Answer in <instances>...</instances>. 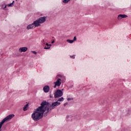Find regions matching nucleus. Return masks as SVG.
Listing matches in <instances>:
<instances>
[{
    "mask_svg": "<svg viewBox=\"0 0 131 131\" xmlns=\"http://www.w3.org/2000/svg\"><path fill=\"white\" fill-rule=\"evenodd\" d=\"M60 104H61V103L58 101L52 103V105H50V107H49V111L53 110V109H55V108H56V107H57V106H59Z\"/></svg>",
    "mask_w": 131,
    "mask_h": 131,
    "instance_id": "5",
    "label": "nucleus"
},
{
    "mask_svg": "<svg viewBox=\"0 0 131 131\" xmlns=\"http://www.w3.org/2000/svg\"><path fill=\"white\" fill-rule=\"evenodd\" d=\"M71 58H72L73 59H74V55L70 56Z\"/></svg>",
    "mask_w": 131,
    "mask_h": 131,
    "instance_id": "22",
    "label": "nucleus"
},
{
    "mask_svg": "<svg viewBox=\"0 0 131 131\" xmlns=\"http://www.w3.org/2000/svg\"><path fill=\"white\" fill-rule=\"evenodd\" d=\"M63 78H64V79H65V78L64 77H63Z\"/></svg>",
    "mask_w": 131,
    "mask_h": 131,
    "instance_id": "27",
    "label": "nucleus"
},
{
    "mask_svg": "<svg viewBox=\"0 0 131 131\" xmlns=\"http://www.w3.org/2000/svg\"><path fill=\"white\" fill-rule=\"evenodd\" d=\"M46 46H47V47H49L50 46V45L48 43H46Z\"/></svg>",
    "mask_w": 131,
    "mask_h": 131,
    "instance_id": "25",
    "label": "nucleus"
},
{
    "mask_svg": "<svg viewBox=\"0 0 131 131\" xmlns=\"http://www.w3.org/2000/svg\"><path fill=\"white\" fill-rule=\"evenodd\" d=\"M69 2H70V0H62L64 4H68Z\"/></svg>",
    "mask_w": 131,
    "mask_h": 131,
    "instance_id": "16",
    "label": "nucleus"
},
{
    "mask_svg": "<svg viewBox=\"0 0 131 131\" xmlns=\"http://www.w3.org/2000/svg\"><path fill=\"white\" fill-rule=\"evenodd\" d=\"M73 40H74V41H75V40H76V36H75V37H74V39H73Z\"/></svg>",
    "mask_w": 131,
    "mask_h": 131,
    "instance_id": "20",
    "label": "nucleus"
},
{
    "mask_svg": "<svg viewBox=\"0 0 131 131\" xmlns=\"http://www.w3.org/2000/svg\"><path fill=\"white\" fill-rule=\"evenodd\" d=\"M67 41L68 42H69V43H73V42H74V40H70V39H67Z\"/></svg>",
    "mask_w": 131,
    "mask_h": 131,
    "instance_id": "14",
    "label": "nucleus"
},
{
    "mask_svg": "<svg viewBox=\"0 0 131 131\" xmlns=\"http://www.w3.org/2000/svg\"><path fill=\"white\" fill-rule=\"evenodd\" d=\"M4 6H5L4 4H3V5H1V7L3 8V9H4Z\"/></svg>",
    "mask_w": 131,
    "mask_h": 131,
    "instance_id": "24",
    "label": "nucleus"
},
{
    "mask_svg": "<svg viewBox=\"0 0 131 131\" xmlns=\"http://www.w3.org/2000/svg\"><path fill=\"white\" fill-rule=\"evenodd\" d=\"M123 18H127V15L125 14H120L118 16V20H121Z\"/></svg>",
    "mask_w": 131,
    "mask_h": 131,
    "instance_id": "9",
    "label": "nucleus"
},
{
    "mask_svg": "<svg viewBox=\"0 0 131 131\" xmlns=\"http://www.w3.org/2000/svg\"><path fill=\"white\" fill-rule=\"evenodd\" d=\"M57 101L58 102H63V101H64V98L63 97H61L60 98H59Z\"/></svg>",
    "mask_w": 131,
    "mask_h": 131,
    "instance_id": "15",
    "label": "nucleus"
},
{
    "mask_svg": "<svg viewBox=\"0 0 131 131\" xmlns=\"http://www.w3.org/2000/svg\"><path fill=\"white\" fill-rule=\"evenodd\" d=\"M28 50V48L27 47H21L19 49L18 51L19 53H25Z\"/></svg>",
    "mask_w": 131,
    "mask_h": 131,
    "instance_id": "7",
    "label": "nucleus"
},
{
    "mask_svg": "<svg viewBox=\"0 0 131 131\" xmlns=\"http://www.w3.org/2000/svg\"><path fill=\"white\" fill-rule=\"evenodd\" d=\"M42 43H43V45H45V39H43V40H42Z\"/></svg>",
    "mask_w": 131,
    "mask_h": 131,
    "instance_id": "23",
    "label": "nucleus"
},
{
    "mask_svg": "<svg viewBox=\"0 0 131 131\" xmlns=\"http://www.w3.org/2000/svg\"><path fill=\"white\" fill-rule=\"evenodd\" d=\"M31 52L33 53V54H35V55H36V54H37V53L35 51H31Z\"/></svg>",
    "mask_w": 131,
    "mask_h": 131,
    "instance_id": "18",
    "label": "nucleus"
},
{
    "mask_svg": "<svg viewBox=\"0 0 131 131\" xmlns=\"http://www.w3.org/2000/svg\"><path fill=\"white\" fill-rule=\"evenodd\" d=\"M44 49H45V50H49V49H50V47H45L44 48Z\"/></svg>",
    "mask_w": 131,
    "mask_h": 131,
    "instance_id": "19",
    "label": "nucleus"
},
{
    "mask_svg": "<svg viewBox=\"0 0 131 131\" xmlns=\"http://www.w3.org/2000/svg\"><path fill=\"white\" fill-rule=\"evenodd\" d=\"M49 103L46 101H43L41 103V106H39L34 110L33 113L31 115V117L34 121H38L43 117V113L47 111L45 116L49 114Z\"/></svg>",
    "mask_w": 131,
    "mask_h": 131,
    "instance_id": "1",
    "label": "nucleus"
},
{
    "mask_svg": "<svg viewBox=\"0 0 131 131\" xmlns=\"http://www.w3.org/2000/svg\"><path fill=\"white\" fill-rule=\"evenodd\" d=\"M14 3H15V1H13L12 3H10V4L7 5V6L8 7H13Z\"/></svg>",
    "mask_w": 131,
    "mask_h": 131,
    "instance_id": "13",
    "label": "nucleus"
},
{
    "mask_svg": "<svg viewBox=\"0 0 131 131\" xmlns=\"http://www.w3.org/2000/svg\"><path fill=\"white\" fill-rule=\"evenodd\" d=\"M44 93H49L50 92V86L49 85H45L43 88Z\"/></svg>",
    "mask_w": 131,
    "mask_h": 131,
    "instance_id": "8",
    "label": "nucleus"
},
{
    "mask_svg": "<svg viewBox=\"0 0 131 131\" xmlns=\"http://www.w3.org/2000/svg\"><path fill=\"white\" fill-rule=\"evenodd\" d=\"M27 108H28V104H27L24 106V108H23L24 111H27Z\"/></svg>",
    "mask_w": 131,
    "mask_h": 131,
    "instance_id": "12",
    "label": "nucleus"
},
{
    "mask_svg": "<svg viewBox=\"0 0 131 131\" xmlns=\"http://www.w3.org/2000/svg\"><path fill=\"white\" fill-rule=\"evenodd\" d=\"M15 115L14 114H11L8 115L7 117L5 118L1 122H0V129L2 128V127L3 126V124L6 122V121H7L8 120H11L13 117H14ZM0 131H2L0 130Z\"/></svg>",
    "mask_w": 131,
    "mask_h": 131,
    "instance_id": "3",
    "label": "nucleus"
},
{
    "mask_svg": "<svg viewBox=\"0 0 131 131\" xmlns=\"http://www.w3.org/2000/svg\"><path fill=\"white\" fill-rule=\"evenodd\" d=\"M67 119L69 121H71V120H72V116H68L67 117Z\"/></svg>",
    "mask_w": 131,
    "mask_h": 131,
    "instance_id": "11",
    "label": "nucleus"
},
{
    "mask_svg": "<svg viewBox=\"0 0 131 131\" xmlns=\"http://www.w3.org/2000/svg\"><path fill=\"white\" fill-rule=\"evenodd\" d=\"M52 43H54V41H53L52 42Z\"/></svg>",
    "mask_w": 131,
    "mask_h": 131,
    "instance_id": "26",
    "label": "nucleus"
},
{
    "mask_svg": "<svg viewBox=\"0 0 131 131\" xmlns=\"http://www.w3.org/2000/svg\"><path fill=\"white\" fill-rule=\"evenodd\" d=\"M50 98H52V96L50 95Z\"/></svg>",
    "mask_w": 131,
    "mask_h": 131,
    "instance_id": "28",
    "label": "nucleus"
},
{
    "mask_svg": "<svg viewBox=\"0 0 131 131\" xmlns=\"http://www.w3.org/2000/svg\"><path fill=\"white\" fill-rule=\"evenodd\" d=\"M62 83V80L60 78H58L56 82H54V85L53 88L56 89V86L59 87Z\"/></svg>",
    "mask_w": 131,
    "mask_h": 131,
    "instance_id": "6",
    "label": "nucleus"
},
{
    "mask_svg": "<svg viewBox=\"0 0 131 131\" xmlns=\"http://www.w3.org/2000/svg\"><path fill=\"white\" fill-rule=\"evenodd\" d=\"M32 28H35V27L34 26V25H33V23H32V24L29 25L27 27V29H28V30H29V29H32Z\"/></svg>",
    "mask_w": 131,
    "mask_h": 131,
    "instance_id": "10",
    "label": "nucleus"
},
{
    "mask_svg": "<svg viewBox=\"0 0 131 131\" xmlns=\"http://www.w3.org/2000/svg\"><path fill=\"white\" fill-rule=\"evenodd\" d=\"M8 5H6L5 7L3 8V10H5V11H8V9L7 8V6Z\"/></svg>",
    "mask_w": 131,
    "mask_h": 131,
    "instance_id": "17",
    "label": "nucleus"
},
{
    "mask_svg": "<svg viewBox=\"0 0 131 131\" xmlns=\"http://www.w3.org/2000/svg\"><path fill=\"white\" fill-rule=\"evenodd\" d=\"M54 95L55 99L57 98H60V97H62V96H63V91L60 89H58L56 90L55 93H54Z\"/></svg>",
    "mask_w": 131,
    "mask_h": 131,
    "instance_id": "4",
    "label": "nucleus"
},
{
    "mask_svg": "<svg viewBox=\"0 0 131 131\" xmlns=\"http://www.w3.org/2000/svg\"><path fill=\"white\" fill-rule=\"evenodd\" d=\"M46 20H47V17H41L38 19L34 21L33 24L35 27H39L40 26V24H42V23H45L46 22Z\"/></svg>",
    "mask_w": 131,
    "mask_h": 131,
    "instance_id": "2",
    "label": "nucleus"
},
{
    "mask_svg": "<svg viewBox=\"0 0 131 131\" xmlns=\"http://www.w3.org/2000/svg\"><path fill=\"white\" fill-rule=\"evenodd\" d=\"M68 101H71V100H72V98H69L67 99Z\"/></svg>",
    "mask_w": 131,
    "mask_h": 131,
    "instance_id": "21",
    "label": "nucleus"
}]
</instances>
